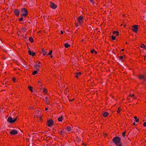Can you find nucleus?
<instances>
[{
	"label": "nucleus",
	"instance_id": "c9c22d12",
	"mask_svg": "<svg viewBox=\"0 0 146 146\" xmlns=\"http://www.w3.org/2000/svg\"><path fill=\"white\" fill-rule=\"evenodd\" d=\"M122 135L123 137H124L125 136V132H124L122 133Z\"/></svg>",
	"mask_w": 146,
	"mask_h": 146
},
{
	"label": "nucleus",
	"instance_id": "e433bc0d",
	"mask_svg": "<svg viewBox=\"0 0 146 146\" xmlns=\"http://www.w3.org/2000/svg\"><path fill=\"white\" fill-rule=\"evenodd\" d=\"M123 58V57L122 56H120L119 58V59L120 60H121Z\"/></svg>",
	"mask_w": 146,
	"mask_h": 146
},
{
	"label": "nucleus",
	"instance_id": "c03bdc74",
	"mask_svg": "<svg viewBox=\"0 0 146 146\" xmlns=\"http://www.w3.org/2000/svg\"><path fill=\"white\" fill-rule=\"evenodd\" d=\"M60 33H61V34H63V31H60Z\"/></svg>",
	"mask_w": 146,
	"mask_h": 146
},
{
	"label": "nucleus",
	"instance_id": "aec40b11",
	"mask_svg": "<svg viewBox=\"0 0 146 146\" xmlns=\"http://www.w3.org/2000/svg\"><path fill=\"white\" fill-rule=\"evenodd\" d=\"M58 132L61 135H62L63 134L65 133L64 131L62 130H59Z\"/></svg>",
	"mask_w": 146,
	"mask_h": 146
},
{
	"label": "nucleus",
	"instance_id": "4c0bfd02",
	"mask_svg": "<svg viewBox=\"0 0 146 146\" xmlns=\"http://www.w3.org/2000/svg\"><path fill=\"white\" fill-rule=\"evenodd\" d=\"M94 50H91V53L93 54V53H94Z\"/></svg>",
	"mask_w": 146,
	"mask_h": 146
},
{
	"label": "nucleus",
	"instance_id": "7c9ffc66",
	"mask_svg": "<svg viewBox=\"0 0 146 146\" xmlns=\"http://www.w3.org/2000/svg\"><path fill=\"white\" fill-rule=\"evenodd\" d=\"M121 108L120 107H119L118 108V110L117 111V112L118 113H119L120 110H121Z\"/></svg>",
	"mask_w": 146,
	"mask_h": 146
},
{
	"label": "nucleus",
	"instance_id": "c756f323",
	"mask_svg": "<svg viewBox=\"0 0 146 146\" xmlns=\"http://www.w3.org/2000/svg\"><path fill=\"white\" fill-rule=\"evenodd\" d=\"M134 118L135 119V121L136 122H138L139 120V119H137V117L136 116L134 117Z\"/></svg>",
	"mask_w": 146,
	"mask_h": 146
},
{
	"label": "nucleus",
	"instance_id": "5fc2aeb1",
	"mask_svg": "<svg viewBox=\"0 0 146 146\" xmlns=\"http://www.w3.org/2000/svg\"><path fill=\"white\" fill-rule=\"evenodd\" d=\"M145 49H146V47H145Z\"/></svg>",
	"mask_w": 146,
	"mask_h": 146
},
{
	"label": "nucleus",
	"instance_id": "a211bd4d",
	"mask_svg": "<svg viewBox=\"0 0 146 146\" xmlns=\"http://www.w3.org/2000/svg\"><path fill=\"white\" fill-rule=\"evenodd\" d=\"M44 94H46L47 93V90L45 88H44L42 91Z\"/></svg>",
	"mask_w": 146,
	"mask_h": 146
},
{
	"label": "nucleus",
	"instance_id": "de8ad7c7",
	"mask_svg": "<svg viewBox=\"0 0 146 146\" xmlns=\"http://www.w3.org/2000/svg\"><path fill=\"white\" fill-rule=\"evenodd\" d=\"M48 110V108H46L45 109V110L46 111Z\"/></svg>",
	"mask_w": 146,
	"mask_h": 146
},
{
	"label": "nucleus",
	"instance_id": "f257e3e1",
	"mask_svg": "<svg viewBox=\"0 0 146 146\" xmlns=\"http://www.w3.org/2000/svg\"><path fill=\"white\" fill-rule=\"evenodd\" d=\"M28 15L27 11L25 8L21 9V15L22 17H26Z\"/></svg>",
	"mask_w": 146,
	"mask_h": 146
},
{
	"label": "nucleus",
	"instance_id": "f3484780",
	"mask_svg": "<svg viewBox=\"0 0 146 146\" xmlns=\"http://www.w3.org/2000/svg\"><path fill=\"white\" fill-rule=\"evenodd\" d=\"M81 74V73L80 72H77L75 74V76L77 78L78 77V76L80 75Z\"/></svg>",
	"mask_w": 146,
	"mask_h": 146
},
{
	"label": "nucleus",
	"instance_id": "4be33fe9",
	"mask_svg": "<svg viewBox=\"0 0 146 146\" xmlns=\"http://www.w3.org/2000/svg\"><path fill=\"white\" fill-rule=\"evenodd\" d=\"M62 116H61L60 117H58V120L59 121H62Z\"/></svg>",
	"mask_w": 146,
	"mask_h": 146
},
{
	"label": "nucleus",
	"instance_id": "8fccbe9b",
	"mask_svg": "<svg viewBox=\"0 0 146 146\" xmlns=\"http://www.w3.org/2000/svg\"><path fill=\"white\" fill-rule=\"evenodd\" d=\"M146 58V56H144V59L145 60V58Z\"/></svg>",
	"mask_w": 146,
	"mask_h": 146
},
{
	"label": "nucleus",
	"instance_id": "b1692460",
	"mask_svg": "<svg viewBox=\"0 0 146 146\" xmlns=\"http://www.w3.org/2000/svg\"><path fill=\"white\" fill-rule=\"evenodd\" d=\"M28 88L31 92H33V91L32 90V89L33 88L32 87L30 86H29Z\"/></svg>",
	"mask_w": 146,
	"mask_h": 146
},
{
	"label": "nucleus",
	"instance_id": "864d4df0",
	"mask_svg": "<svg viewBox=\"0 0 146 146\" xmlns=\"http://www.w3.org/2000/svg\"><path fill=\"white\" fill-rule=\"evenodd\" d=\"M37 69V70H39V68H38Z\"/></svg>",
	"mask_w": 146,
	"mask_h": 146
},
{
	"label": "nucleus",
	"instance_id": "bb28decb",
	"mask_svg": "<svg viewBox=\"0 0 146 146\" xmlns=\"http://www.w3.org/2000/svg\"><path fill=\"white\" fill-rule=\"evenodd\" d=\"M130 96L132 97H133V99H136V98H135V97H134V94H130Z\"/></svg>",
	"mask_w": 146,
	"mask_h": 146
},
{
	"label": "nucleus",
	"instance_id": "5701e85b",
	"mask_svg": "<svg viewBox=\"0 0 146 146\" xmlns=\"http://www.w3.org/2000/svg\"><path fill=\"white\" fill-rule=\"evenodd\" d=\"M113 34L114 35L116 34V35H117L118 36L119 35V32L117 31H114L113 32Z\"/></svg>",
	"mask_w": 146,
	"mask_h": 146
},
{
	"label": "nucleus",
	"instance_id": "1a4fd4ad",
	"mask_svg": "<svg viewBox=\"0 0 146 146\" xmlns=\"http://www.w3.org/2000/svg\"><path fill=\"white\" fill-rule=\"evenodd\" d=\"M78 21L80 24L82 23L84 21L83 17L81 16H80L78 18Z\"/></svg>",
	"mask_w": 146,
	"mask_h": 146
},
{
	"label": "nucleus",
	"instance_id": "72a5a7b5",
	"mask_svg": "<svg viewBox=\"0 0 146 146\" xmlns=\"http://www.w3.org/2000/svg\"><path fill=\"white\" fill-rule=\"evenodd\" d=\"M52 50H51L49 52V53L48 54V55H50L52 54Z\"/></svg>",
	"mask_w": 146,
	"mask_h": 146
},
{
	"label": "nucleus",
	"instance_id": "6ab92c4d",
	"mask_svg": "<svg viewBox=\"0 0 146 146\" xmlns=\"http://www.w3.org/2000/svg\"><path fill=\"white\" fill-rule=\"evenodd\" d=\"M42 53L43 55L44 56L46 54L47 52L44 49H42Z\"/></svg>",
	"mask_w": 146,
	"mask_h": 146
},
{
	"label": "nucleus",
	"instance_id": "f8f14e48",
	"mask_svg": "<svg viewBox=\"0 0 146 146\" xmlns=\"http://www.w3.org/2000/svg\"><path fill=\"white\" fill-rule=\"evenodd\" d=\"M14 14L17 16H18L19 15V11L18 10H15L14 11Z\"/></svg>",
	"mask_w": 146,
	"mask_h": 146
},
{
	"label": "nucleus",
	"instance_id": "49530a36",
	"mask_svg": "<svg viewBox=\"0 0 146 146\" xmlns=\"http://www.w3.org/2000/svg\"><path fill=\"white\" fill-rule=\"evenodd\" d=\"M133 125H135V122H134L133 123Z\"/></svg>",
	"mask_w": 146,
	"mask_h": 146
},
{
	"label": "nucleus",
	"instance_id": "393cba45",
	"mask_svg": "<svg viewBox=\"0 0 146 146\" xmlns=\"http://www.w3.org/2000/svg\"><path fill=\"white\" fill-rule=\"evenodd\" d=\"M70 46V45H69V44H68V43H65L64 44V46L66 48H68V47Z\"/></svg>",
	"mask_w": 146,
	"mask_h": 146
},
{
	"label": "nucleus",
	"instance_id": "2eb2a0df",
	"mask_svg": "<svg viewBox=\"0 0 146 146\" xmlns=\"http://www.w3.org/2000/svg\"><path fill=\"white\" fill-rule=\"evenodd\" d=\"M29 54L30 55H31L33 56H34L35 55V52H31L30 50H29Z\"/></svg>",
	"mask_w": 146,
	"mask_h": 146
},
{
	"label": "nucleus",
	"instance_id": "79ce46f5",
	"mask_svg": "<svg viewBox=\"0 0 146 146\" xmlns=\"http://www.w3.org/2000/svg\"><path fill=\"white\" fill-rule=\"evenodd\" d=\"M29 109H33V107H29Z\"/></svg>",
	"mask_w": 146,
	"mask_h": 146
},
{
	"label": "nucleus",
	"instance_id": "37998d69",
	"mask_svg": "<svg viewBox=\"0 0 146 146\" xmlns=\"http://www.w3.org/2000/svg\"><path fill=\"white\" fill-rule=\"evenodd\" d=\"M90 1L91 2H92L93 4H94V3H93V0H90Z\"/></svg>",
	"mask_w": 146,
	"mask_h": 146
},
{
	"label": "nucleus",
	"instance_id": "9b49d317",
	"mask_svg": "<svg viewBox=\"0 0 146 146\" xmlns=\"http://www.w3.org/2000/svg\"><path fill=\"white\" fill-rule=\"evenodd\" d=\"M42 66V64L40 62H38V63L36 64L35 66V67L36 68L37 67H40Z\"/></svg>",
	"mask_w": 146,
	"mask_h": 146
},
{
	"label": "nucleus",
	"instance_id": "603ef678",
	"mask_svg": "<svg viewBox=\"0 0 146 146\" xmlns=\"http://www.w3.org/2000/svg\"><path fill=\"white\" fill-rule=\"evenodd\" d=\"M83 145H86L85 144H84V143H83Z\"/></svg>",
	"mask_w": 146,
	"mask_h": 146
},
{
	"label": "nucleus",
	"instance_id": "473e14b6",
	"mask_svg": "<svg viewBox=\"0 0 146 146\" xmlns=\"http://www.w3.org/2000/svg\"><path fill=\"white\" fill-rule=\"evenodd\" d=\"M12 80H13V81L14 82H16V79L15 78H13Z\"/></svg>",
	"mask_w": 146,
	"mask_h": 146
},
{
	"label": "nucleus",
	"instance_id": "2f4dec72",
	"mask_svg": "<svg viewBox=\"0 0 146 146\" xmlns=\"http://www.w3.org/2000/svg\"><path fill=\"white\" fill-rule=\"evenodd\" d=\"M111 38L113 40H114L115 39V37L113 36H111Z\"/></svg>",
	"mask_w": 146,
	"mask_h": 146
},
{
	"label": "nucleus",
	"instance_id": "423d86ee",
	"mask_svg": "<svg viewBox=\"0 0 146 146\" xmlns=\"http://www.w3.org/2000/svg\"><path fill=\"white\" fill-rule=\"evenodd\" d=\"M50 6L52 8L55 9L57 7L56 5L54 3L50 2Z\"/></svg>",
	"mask_w": 146,
	"mask_h": 146
},
{
	"label": "nucleus",
	"instance_id": "ddd939ff",
	"mask_svg": "<svg viewBox=\"0 0 146 146\" xmlns=\"http://www.w3.org/2000/svg\"><path fill=\"white\" fill-rule=\"evenodd\" d=\"M45 102L46 104L49 105L50 104V100H49L48 98L47 97H45Z\"/></svg>",
	"mask_w": 146,
	"mask_h": 146
},
{
	"label": "nucleus",
	"instance_id": "6e6552de",
	"mask_svg": "<svg viewBox=\"0 0 146 146\" xmlns=\"http://www.w3.org/2000/svg\"><path fill=\"white\" fill-rule=\"evenodd\" d=\"M35 114L37 115V117H38L40 120H41V118L40 116H39V115L41 113V111H40L37 110L35 111Z\"/></svg>",
	"mask_w": 146,
	"mask_h": 146
},
{
	"label": "nucleus",
	"instance_id": "f03ea898",
	"mask_svg": "<svg viewBox=\"0 0 146 146\" xmlns=\"http://www.w3.org/2000/svg\"><path fill=\"white\" fill-rule=\"evenodd\" d=\"M120 138L116 136L113 139V141L116 145H118L121 143Z\"/></svg>",
	"mask_w": 146,
	"mask_h": 146
},
{
	"label": "nucleus",
	"instance_id": "a18cd8bd",
	"mask_svg": "<svg viewBox=\"0 0 146 146\" xmlns=\"http://www.w3.org/2000/svg\"><path fill=\"white\" fill-rule=\"evenodd\" d=\"M94 53H95V54H97V52H96V51H94Z\"/></svg>",
	"mask_w": 146,
	"mask_h": 146
},
{
	"label": "nucleus",
	"instance_id": "cd10ccee",
	"mask_svg": "<svg viewBox=\"0 0 146 146\" xmlns=\"http://www.w3.org/2000/svg\"><path fill=\"white\" fill-rule=\"evenodd\" d=\"M22 30L23 32H25L26 31L27 29L25 27H23L22 28Z\"/></svg>",
	"mask_w": 146,
	"mask_h": 146
},
{
	"label": "nucleus",
	"instance_id": "a878e982",
	"mask_svg": "<svg viewBox=\"0 0 146 146\" xmlns=\"http://www.w3.org/2000/svg\"><path fill=\"white\" fill-rule=\"evenodd\" d=\"M38 72L37 70H35L32 73V74L33 75H35Z\"/></svg>",
	"mask_w": 146,
	"mask_h": 146
},
{
	"label": "nucleus",
	"instance_id": "a19ab883",
	"mask_svg": "<svg viewBox=\"0 0 146 146\" xmlns=\"http://www.w3.org/2000/svg\"><path fill=\"white\" fill-rule=\"evenodd\" d=\"M117 145V146H122L121 143H120L119 144H118V145Z\"/></svg>",
	"mask_w": 146,
	"mask_h": 146
},
{
	"label": "nucleus",
	"instance_id": "0eeeda50",
	"mask_svg": "<svg viewBox=\"0 0 146 146\" xmlns=\"http://www.w3.org/2000/svg\"><path fill=\"white\" fill-rule=\"evenodd\" d=\"M53 123V121L52 120L50 119L47 121V125L49 127L51 126Z\"/></svg>",
	"mask_w": 146,
	"mask_h": 146
},
{
	"label": "nucleus",
	"instance_id": "f704fd0d",
	"mask_svg": "<svg viewBox=\"0 0 146 146\" xmlns=\"http://www.w3.org/2000/svg\"><path fill=\"white\" fill-rule=\"evenodd\" d=\"M23 17H21V18L19 19V21H22L23 20Z\"/></svg>",
	"mask_w": 146,
	"mask_h": 146
},
{
	"label": "nucleus",
	"instance_id": "dca6fc26",
	"mask_svg": "<svg viewBox=\"0 0 146 146\" xmlns=\"http://www.w3.org/2000/svg\"><path fill=\"white\" fill-rule=\"evenodd\" d=\"M103 115L104 117H106L108 115V113L107 112H105L103 113Z\"/></svg>",
	"mask_w": 146,
	"mask_h": 146
},
{
	"label": "nucleus",
	"instance_id": "7ed1b4c3",
	"mask_svg": "<svg viewBox=\"0 0 146 146\" xmlns=\"http://www.w3.org/2000/svg\"><path fill=\"white\" fill-rule=\"evenodd\" d=\"M17 118L16 117L15 118L13 119L11 117H9L8 118L7 121L9 123H14L17 120Z\"/></svg>",
	"mask_w": 146,
	"mask_h": 146
},
{
	"label": "nucleus",
	"instance_id": "c85d7f7f",
	"mask_svg": "<svg viewBox=\"0 0 146 146\" xmlns=\"http://www.w3.org/2000/svg\"><path fill=\"white\" fill-rule=\"evenodd\" d=\"M140 47L141 48H144V49H145V45L144 44H141V45L140 46Z\"/></svg>",
	"mask_w": 146,
	"mask_h": 146
},
{
	"label": "nucleus",
	"instance_id": "20e7f679",
	"mask_svg": "<svg viewBox=\"0 0 146 146\" xmlns=\"http://www.w3.org/2000/svg\"><path fill=\"white\" fill-rule=\"evenodd\" d=\"M138 29V27L137 25H135L132 26V30L134 31L135 33H137V32Z\"/></svg>",
	"mask_w": 146,
	"mask_h": 146
},
{
	"label": "nucleus",
	"instance_id": "3c124183",
	"mask_svg": "<svg viewBox=\"0 0 146 146\" xmlns=\"http://www.w3.org/2000/svg\"><path fill=\"white\" fill-rule=\"evenodd\" d=\"M38 82H39V83H41V81H38Z\"/></svg>",
	"mask_w": 146,
	"mask_h": 146
},
{
	"label": "nucleus",
	"instance_id": "412c9836",
	"mask_svg": "<svg viewBox=\"0 0 146 146\" xmlns=\"http://www.w3.org/2000/svg\"><path fill=\"white\" fill-rule=\"evenodd\" d=\"M29 40L31 43H32L34 41V40L33 38L32 37H30L29 38Z\"/></svg>",
	"mask_w": 146,
	"mask_h": 146
},
{
	"label": "nucleus",
	"instance_id": "58836bf2",
	"mask_svg": "<svg viewBox=\"0 0 146 146\" xmlns=\"http://www.w3.org/2000/svg\"><path fill=\"white\" fill-rule=\"evenodd\" d=\"M74 100V98H73L71 100H69V101L70 102H72V101H73Z\"/></svg>",
	"mask_w": 146,
	"mask_h": 146
},
{
	"label": "nucleus",
	"instance_id": "39448f33",
	"mask_svg": "<svg viewBox=\"0 0 146 146\" xmlns=\"http://www.w3.org/2000/svg\"><path fill=\"white\" fill-rule=\"evenodd\" d=\"M10 133L11 135H15L18 133V132L15 129H13L10 132Z\"/></svg>",
	"mask_w": 146,
	"mask_h": 146
},
{
	"label": "nucleus",
	"instance_id": "ea45409f",
	"mask_svg": "<svg viewBox=\"0 0 146 146\" xmlns=\"http://www.w3.org/2000/svg\"><path fill=\"white\" fill-rule=\"evenodd\" d=\"M144 126L146 127V122H145L143 124Z\"/></svg>",
	"mask_w": 146,
	"mask_h": 146
},
{
	"label": "nucleus",
	"instance_id": "4468645a",
	"mask_svg": "<svg viewBox=\"0 0 146 146\" xmlns=\"http://www.w3.org/2000/svg\"><path fill=\"white\" fill-rule=\"evenodd\" d=\"M139 78L141 80H145V76L143 75H140L139 77Z\"/></svg>",
	"mask_w": 146,
	"mask_h": 146
},
{
	"label": "nucleus",
	"instance_id": "09e8293b",
	"mask_svg": "<svg viewBox=\"0 0 146 146\" xmlns=\"http://www.w3.org/2000/svg\"><path fill=\"white\" fill-rule=\"evenodd\" d=\"M121 51H124V49H122L121 50Z\"/></svg>",
	"mask_w": 146,
	"mask_h": 146
},
{
	"label": "nucleus",
	"instance_id": "9d476101",
	"mask_svg": "<svg viewBox=\"0 0 146 146\" xmlns=\"http://www.w3.org/2000/svg\"><path fill=\"white\" fill-rule=\"evenodd\" d=\"M65 129L66 130V133H68L71 130V128L70 127L68 126L65 128Z\"/></svg>",
	"mask_w": 146,
	"mask_h": 146
}]
</instances>
